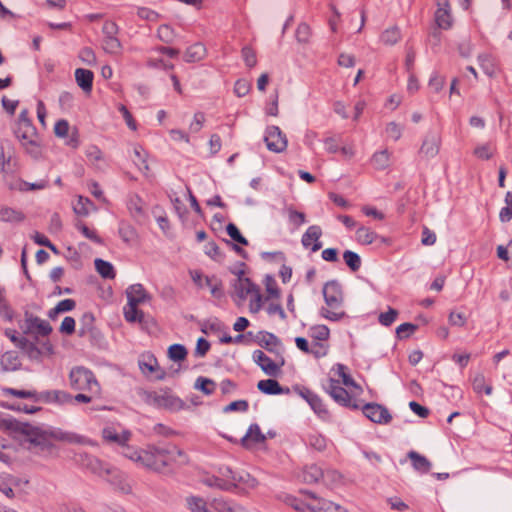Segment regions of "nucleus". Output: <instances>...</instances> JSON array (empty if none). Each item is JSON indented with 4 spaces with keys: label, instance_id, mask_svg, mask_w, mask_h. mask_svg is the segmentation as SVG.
I'll return each mask as SVG.
<instances>
[{
    "label": "nucleus",
    "instance_id": "1",
    "mask_svg": "<svg viewBox=\"0 0 512 512\" xmlns=\"http://www.w3.org/2000/svg\"><path fill=\"white\" fill-rule=\"evenodd\" d=\"M0 427L22 435L24 441L29 442L30 445L39 448L41 451L49 450L52 447L53 440L94 445L92 440L76 433L66 432L59 428L32 425L11 417L1 419Z\"/></svg>",
    "mask_w": 512,
    "mask_h": 512
},
{
    "label": "nucleus",
    "instance_id": "2",
    "mask_svg": "<svg viewBox=\"0 0 512 512\" xmlns=\"http://www.w3.org/2000/svg\"><path fill=\"white\" fill-rule=\"evenodd\" d=\"M122 455L138 466L158 473L188 462L186 453L174 445H148L143 449L126 447Z\"/></svg>",
    "mask_w": 512,
    "mask_h": 512
},
{
    "label": "nucleus",
    "instance_id": "3",
    "mask_svg": "<svg viewBox=\"0 0 512 512\" xmlns=\"http://www.w3.org/2000/svg\"><path fill=\"white\" fill-rule=\"evenodd\" d=\"M342 385L352 386V377L348 373L347 366L337 363L331 368L328 378L322 382V387L335 402L349 407L351 405V396Z\"/></svg>",
    "mask_w": 512,
    "mask_h": 512
},
{
    "label": "nucleus",
    "instance_id": "4",
    "mask_svg": "<svg viewBox=\"0 0 512 512\" xmlns=\"http://www.w3.org/2000/svg\"><path fill=\"white\" fill-rule=\"evenodd\" d=\"M284 502L299 512H348L347 509L331 501L318 498L313 493H307V500L287 495Z\"/></svg>",
    "mask_w": 512,
    "mask_h": 512
},
{
    "label": "nucleus",
    "instance_id": "5",
    "mask_svg": "<svg viewBox=\"0 0 512 512\" xmlns=\"http://www.w3.org/2000/svg\"><path fill=\"white\" fill-rule=\"evenodd\" d=\"M323 296L326 303L320 310L321 315L329 320L338 321L344 316L342 310L343 294L340 285L331 281L323 287Z\"/></svg>",
    "mask_w": 512,
    "mask_h": 512
},
{
    "label": "nucleus",
    "instance_id": "6",
    "mask_svg": "<svg viewBox=\"0 0 512 512\" xmlns=\"http://www.w3.org/2000/svg\"><path fill=\"white\" fill-rule=\"evenodd\" d=\"M69 382L74 390L88 391L96 396H99L101 393L100 384L95 375L91 370L83 366H76L71 369Z\"/></svg>",
    "mask_w": 512,
    "mask_h": 512
},
{
    "label": "nucleus",
    "instance_id": "7",
    "mask_svg": "<svg viewBox=\"0 0 512 512\" xmlns=\"http://www.w3.org/2000/svg\"><path fill=\"white\" fill-rule=\"evenodd\" d=\"M16 138L23 146L36 145L37 133L33 126L32 120L29 118V111L23 109L16 121L13 129Z\"/></svg>",
    "mask_w": 512,
    "mask_h": 512
},
{
    "label": "nucleus",
    "instance_id": "8",
    "mask_svg": "<svg viewBox=\"0 0 512 512\" xmlns=\"http://www.w3.org/2000/svg\"><path fill=\"white\" fill-rule=\"evenodd\" d=\"M234 294L238 298L237 304L243 303L249 296L253 297L257 302L256 310L261 307V294L257 285H255L249 278L243 276L240 272L238 278L233 284Z\"/></svg>",
    "mask_w": 512,
    "mask_h": 512
},
{
    "label": "nucleus",
    "instance_id": "9",
    "mask_svg": "<svg viewBox=\"0 0 512 512\" xmlns=\"http://www.w3.org/2000/svg\"><path fill=\"white\" fill-rule=\"evenodd\" d=\"M138 365L142 374L151 380L159 381L166 377L165 370L160 367L156 357L151 353L142 354Z\"/></svg>",
    "mask_w": 512,
    "mask_h": 512
},
{
    "label": "nucleus",
    "instance_id": "10",
    "mask_svg": "<svg viewBox=\"0 0 512 512\" xmlns=\"http://www.w3.org/2000/svg\"><path fill=\"white\" fill-rule=\"evenodd\" d=\"M76 461L83 468L89 470L91 473L96 474L100 477H105L108 476L109 474L114 473L113 467L87 453H79L78 455H76Z\"/></svg>",
    "mask_w": 512,
    "mask_h": 512
},
{
    "label": "nucleus",
    "instance_id": "11",
    "mask_svg": "<svg viewBox=\"0 0 512 512\" xmlns=\"http://www.w3.org/2000/svg\"><path fill=\"white\" fill-rule=\"evenodd\" d=\"M102 437L105 441L115 443L122 447V452L126 447H130L128 442L131 440L132 433L130 430L123 428L120 425H109L103 428Z\"/></svg>",
    "mask_w": 512,
    "mask_h": 512
},
{
    "label": "nucleus",
    "instance_id": "12",
    "mask_svg": "<svg viewBox=\"0 0 512 512\" xmlns=\"http://www.w3.org/2000/svg\"><path fill=\"white\" fill-rule=\"evenodd\" d=\"M253 361L261 370L270 377H276L281 373V368L285 364L284 358L274 361L268 357L262 350H255L252 354Z\"/></svg>",
    "mask_w": 512,
    "mask_h": 512
},
{
    "label": "nucleus",
    "instance_id": "13",
    "mask_svg": "<svg viewBox=\"0 0 512 512\" xmlns=\"http://www.w3.org/2000/svg\"><path fill=\"white\" fill-rule=\"evenodd\" d=\"M264 141L267 148L275 153L283 152L287 147L286 136L278 126L267 127Z\"/></svg>",
    "mask_w": 512,
    "mask_h": 512
},
{
    "label": "nucleus",
    "instance_id": "14",
    "mask_svg": "<svg viewBox=\"0 0 512 512\" xmlns=\"http://www.w3.org/2000/svg\"><path fill=\"white\" fill-rule=\"evenodd\" d=\"M362 416L377 424H388L392 416L388 409L377 403H368L362 408Z\"/></svg>",
    "mask_w": 512,
    "mask_h": 512
},
{
    "label": "nucleus",
    "instance_id": "15",
    "mask_svg": "<svg viewBox=\"0 0 512 512\" xmlns=\"http://www.w3.org/2000/svg\"><path fill=\"white\" fill-rule=\"evenodd\" d=\"M437 10L435 22L439 29L448 30L452 27L453 19L449 0H436Z\"/></svg>",
    "mask_w": 512,
    "mask_h": 512
},
{
    "label": "nucleus",
    "instance_id": "16",
    "mask_svg": "<svg viewBox=\"0 0 512 512\" xmlns=\"http://www.w3.org/2000/svg\"><path fill=\"white\" fill-rule=\"evenodd\" d=\"M321 236V227L318 225H311L302 235L301 243L304 248H310L312 252H317L322 248V242L320 241Z\"/></svg>",
    "mask_w": 512,
    "mask_h": 512
},
{
    "label": "nucleus",
    "instance_id": "17",
    "mask_svg": "<svg viewBox=\"0 0 512 512\" xmlns=\"http://www.w3.org/2000/svg\"><path fill=\"white\" fill-rule=\"evenodd\" d=\"M52 327L50 324L33 315L26 314L25 317V333H35L40 336H47L51 333Z\"/></svg>",
    "mask_w": 512,
    "mask_h": 512
},
{
    "label": "nucleus",
    "instance_id": "18",
    "mask_svg": "<svg viewBox=\"0 0 512 512\" xmlns=\"http://www.w3.org/2000/svg\"><path fill=\"white\" fill-rule=\"evenodd\" d=\"M440 147V136L436 133L429 132L420 147V154L424 157L430 159L434 158L438 152Z\"/></svg>",
    "mask_w": 512,
    "mask_h": 512
},
{
    "label": "nucleus",
    "instance_id": "19",
    "mask_svg": "<svg viewBox=\"0 0 512 512\" xmlns=\"http://www.w3.org/2000/svg\"><path fill=\"white\" fill-rule=\"evenodd\" d=\"M153 402L159 407L171 410H180L184 407V402L169 392L155 393L153 395Z\"/></svg>",
    "mask_w": 512,
    "mask_h": 512
},
{
    "label": "nucleus",
    "instance_id": "20",
    "mask_svg": "<svg viewBox=\"0 0 512 512\" xmlns=\"http://www.w3.org/2000/svg\"><path fill=\"white\" fill-rule=\"evenodd\" d=\"M266 440V435H264L258 424H251L246 432V434L241 439V444L245 448H251L254 445L263 443Z\"/></svg>",
    "mask_w": 512,
    "mask_h": 512
},
{
    "label": "nucleus",
    "instance_id": "21",
    "mask_svg": "<svg viewBox=\"0 0 512 512\" xmlns=\"http://www.w3.org/2000/svg\"><path fill=\"white\" fill-rule=\"evenodd\" d=\"M94 74L91 70L77 68L75 70V80L77 85L86 93H90L93 87Z\"/></svg>",
    "mask_w": 512,
    "mask_h": 512
},
{
    "label": "nucleus",
    "instance_id": "22",
    "mask_svg": "<svg viewBox=\"0 0 512 512\" xmlns=\"http://www.w3.org/2000/svg\"><path fill=\"white\" fill-rule=\"evenodd\" d=\"M232 480L234 482L233 489L239 488L242 490H248L256 487L257 480L252 477L248 472L246 471H235L234 472V478L232 477Z\"/></svg>",
    "mask_w": 512,
    "mask_h": 512
},
{
    "label": "nucleus",
    "instance_id": "23",
    "mask_svg": "<svg viewBox=\"0 0 512 512\" xmlns=\"http://www.w3.org/2000/svg\"><path fill=\"white\" fill-rule=\"evenodd\" d=\"M206 54V47L202 43H195L186 49L184 61L188 63L198 62L204 59Z\"/></svg>",
    "mask_w": 512,
    "mask_h": 512
},
{
    "label": "nucleus",
    "instance_id": "24",
    "mask_svg": "<svg viewBox=\"0 0 512 512\" xmlns=\"http://www.w3.org/2000/svg\"><path fill=\"white\" fill-rule=\"evenodd\" d=\"M257 388L264 394L267 395H279L284 392H289V389L281 387L278 381L274 379L260 380L257 383Z\"/></svg>",
    "mask_w": 512,
    "mask_h": 512
},
{
    "label": "nucleus",
    "instance_id": "25",
    "mask_svg": "<svg viewBox=\"0 0 512 512\" xmlns=\"http://www.w3.org/2000/svg\"><path fill=\"white\" fill-rule=\"evenodd\" d=\"M126 296L129 303L141 304L148 298V294L145 291L143 285L133 284L126 290Z\"/></svg>",
    "mask_w": 512,
    "mask_h": 512
},
{
    "label": "nucleus",
    "instance_id": "26",
    "mask_svg": "<svg viewBox=\"0 0 512 512\" xmlns=\"http://www.w3.org/2000/svg\"><path fill=\"white\" fill-rule=\"evenodd\" d=\"M408 458L412 462L413 468L420 473H428L431 470V462L423 455L416 451H410Z\"/></svg>",
    "mask_w": 512,
    "mask_h": 512
},
{
    "label": "nucleus",
    "instance_id": "27",
    "mask_svg": "<svg viewBox=\"0 0 512 512\" xmlns=\"http://www.w3.org/2000/svg\"><path fill=\"white\" fill-rule=\"evenodd\" d=\"M213 512H244V509L232 501L223 498L212 499Z\"/></svg>",
    "mask_w": 512,
    "mask_h": 512
},
{
    "label": "nucleus",
    "instance_id": "28",
    "mask_svg": "<svg viewBox=\"0 0 512 512\" xmlns=\"http://www.w3.org/2000/svg\"><path fill=\"white\" fill-rule=\"evenodd\" d=\"M323 469L317 465L306 466L302 472L301 478L308 484L322 481Z\"/></svg>",
    "mask_w": 512,
    "mask_h": 512
},
{
    "label": "nucleus",
    "instance_id": "29",
    "mask_svg": "<svg viewBox=\"0 0 512 512\" xmlns=\"http://www.w3.org/2000/svg\"><path fill=\"white\" fill-rule=\"evenodd\" d=\"M25 218L24 214L9 206H0V221L2 222H21Z\"/></svg>",
    "mask_w": 512,
    "mask_h": 512
},
{
    "label": "nucleus",
    "instance_id": "30",
    "mask_svg": "<svg viewBox=\"0 0 512 512\" xmlns=\"http://www.w3.org/2000/svg\"><path fill=\"white\" fill-rule=\"evenodd\" d=\"M0 365L3 371H14L20 366V360L15 352L9 351L1 356Z\"/></svg>",
    "mask_w": 512,
    "mask_h": 512
},
{
    "label": "nucleus",
    "instance_id": "31",
    "mask_svg": "<svg viewBox=\"0 0 512 512\" xmlns=\"http://www.w3.org/2000/svg\"><path fill=\"white\" fill-rule=\"evenodd\" d=\"M114 473L109 474L108 476H105L104 478L109 481L111 484H113L117 489H119L123 493H130L131 487L130 485L125 481L123 475L113 468Z\"/></svg>",
    "mask_w": 512,
    "mask_h": 512
},
{
    "label": "nucleus",
    "instance_id": "32",
    "mask_svg": "<svg viewBox=\"0 0 512 512\" xmlns=\"http://www.w3.org/2000/svg\"><path fill=\"white\" fill-rule=\"evenodd\" d=\"M97 207L87 197L79 196L77 203L74 205V212L80 216H87L91 212L96 211Z\"/></svg>",
    "mask_w": 512,
    "mask_h": 512
},
{
    "label": "nucleus",
    "instance_id": "33",
    "mask_svg": "<svg viewBox=\"0 0 512 512\" xmlns=\"http://www.w3.org/2000/svg\"><path fill=\"white\" fill-rule=\"evenodd\" d=\"M119 236L127 244H133L137 240L136 229L127 222H121L119 224Z\"/></svg>",
    "mask_w": 512,
    "mask_h": 512
},
{
    "label": "nucleus",
    "instance_id": "34",
    "mask_svg": "<svg viewBox=\"0 0 512 512\" xmlns=\"http://www.w3.org/2000/svg\"><path fill=\"white\" fill-rule=\"evenodd\" d=\"M311 408L314 410L315 413L318 415H326L327 409L322 401V399L316 395L315 393L311 391H306L305 394H303Z\"/></svg>",
    "mask_w": 512,
    "mask_h": 512
},
{
    "label": "nucleus",
    "instance_id": "35",
    "mask_svg": "<svg viewBox=\"0 0 512 512\" xmlns=\"http://www.w3.org/2000/svg\"><path fill=\"white\" fill-rule=\"evenodd\" d=\"M96 271L105 279H114L116 276L113 265L103 259L97 258L94 261Z\"/></svg>",
    "mask_w": 512,
    "mask_h": 512
},
{
    "label": "nucleus",
    "instance_id": "36",
    "mask_svg": "<svg viewBox=\"0 0 512 512\" xmlns=\"http://www.w3.org/2000/svg\"><path fill=\"white\" fill-rule=\"evenodd\" d=\"M479 65L484 73L490 77H493L497 73V66L495 59L489 54H481L478 56Z\"/></svg>",
    "mask_w": 512,
    "mask_h": 512
},
{
    "label": "nucleus",
    "instance_id": "37",
    "mask_svg": "<svg viewBox=\"0 0 512 512\" xmlns=\"http://www.w3.org/2000/svg\"><path fill=\"white\" fill-rule=\"evenodd\" d=\"M371 163L375 169L383 170L390 165V152L387 149L374 153Z\"/></svg>",
    "mask_w": 512,
    "mask_h": 512
},
{
    "label": "nucleus",
    "instance_id": "38",
    "mask_svg": "<svg viewBox=\"0 0 512 512\" xmlns=\"http://www.w3.org/2000/svg\"><path fill=\"white\" fill-rule=\"evenodd\" d=\"M138 304L129 303L124 307V317L127 322H142L144 314L137 308Z\"/></svg>",
    "mask_w": 512,
    "mask_h": 512
},
{
    "label": "nucleus",
    "instance_id": "39",
    "mask_svg": "<svg viewBox=\"0 0 512 512\" xmlns=\"http://www.w3.org/2000/svg\"><path fill=\"white\" fill-rule=\"evenodd\" d=\"M216 472L219 475V479L227 483L226 488H224V491L233 490L234 482L232 480V477L234 478L235 470H233L229 466H219Z\"/></svg>",
    "mask_w": 512,
    "mask_h": 512
},
{
    "label": "nucleus",
    "instance_id": "40",
    "mask_svg": "<svg viewBox=\"0 0 512 512\" xmlns=\"http://www.w3.org/2000/svg\"><path fill=\"white\" fill-rule=\"evenodd\" d=\"M201 483L207 487L223 490L226 488L227 483L219 479L217 472L215 474H205L201 478Z\"/></svg>",
    "mask_w": 512,
    "mask_h": 512
},
{
    "label": "nucleus",
    "instance_id": "41",
    "mask_svg": "<svg viewBox=\"0 0 512 512\" xmlns=\"http://www.w3.org/2000/svg\"><path fill=\"white\" fill-rule=\"evenodd\" d=\"M157 37L162 42L166 44H171L176 38V32L171 26L167 24H162L157 29Z\"/></svg>",
    "mask_w": 512,
    "mask_h": 512
},
{
    "label": "nucleus",
    "instance_id": "42",
    "mask_svg": "<svg viewBox=\"0 0 512 512\" xmlns=\"http://www.w3.org/2000/svg\"><path fill=\"white\" fill-rule=\"evenodd\" d=\"M306 442L311 448L317 451H323L327 446L326 438L317 432L310 433L307 436Z\"/></svg>",
    "mask_w": 512,
    "mask_h": 512
},
{
    "label": "nucleus",
    "instance_id": "43",
    "mask_svg": "<svg viewBox=\"0 0 512 512\" xmlns=\"http://www.w3.org/2000/svg\"><path fill=\"white\" fill-rule=\"evenodd\" d=\"M187 354V349L182 344H173L168 348V357L175 362L185 360Z\"/></svg>",
    "mask_w": 512,
    "mask_h": 512
},
{
    "label": "nucleus",
    "instance_id": "44",
    "mask_svg": "<svg viewBox=\"0 0 512 512\" xmlns=\"http://www.w3.org/2000/svg\"><path fill=\"white\" fill-rule=\"evenodd\" d=\"M133 152H134L133 161H134L135 165L139 168V170L141 172L146 174L149 171V166L147 164L145 151L140 146H137L134 148Z\"/></svg>",
    "mask_w": 512,
    "mask_h": 512
},
{
    "label": "nucleus",
    "instance_id": "45",
    "mask_svg": "<svg viewBox=\"0 0 512 512\" xmlns=\"http://www.w3.org/2000/svg\"><path fill=\"white\" fill-rule=\"evenodd\" d=\"M194 387L202 391L205 395H211L215 391L216 383L209 378L200 376L196 379Z\"/></svg>",
    "mask_w": 512,
    "mask_h": 512
},
{
    "label": "nucleus",
    "instance_id": "46",
    "mask_svg": "<svg viewBox=\"0 0 512 512\" xmlns=\"http://www.w3.org/2000/svg\"><path fill=\"white\" fill-rule=\"evenodd\" d=\"M401 38V32L398 27H391L386 29L381 34V41L387 45H393L397 43Z\"/></svg>",
    "mask_w": 512,
    "mask_h": 512
},
{
    "label": "nucleus",
    "instance_id": "47",
    "mask_svg": "<svg viewBox=\"0 0 512 512\" xmlns=\"http://www.w3.org/2000/svg\"><path fill=\"white\" fill-rule=\"evenodd\" d=\"M377 237V234L366 227H359L356 231V238L360 244H371Z\"/></svg>",
    "mask_w": 512,
    "mask_h": 512
},
{
    "label": "nucleus",
    "instance_id": "48",
    "mask_svg": "<svg viewBox=\"0 0 512 512\" xmlns=\"http://www.w3.org/2000/svg\"><path fill=\"white\" fill-rule=\"evenodd\" d=\"M473 389L477 393H481L482 391L486 395L492 394V386L486 383L485 376L483 374H477L473 379Z\"/></svg>",
    "mask_w": 512,
    "mask_h": 512
},
{
    "label": "nucleus",
    "instance_id": "49",
    "mask_svg": "<svg viewBox=\"0 0 512 512\" xmlns=\"http://www.w3.org/2000/svg\"><path fill=\"white\" fill-rule=\"evenodd\" d=\"M309 336L314 342H323L329 337V329L325 325H316L309 329Z\"/></svg>",
    "mask_w": 512,
    "mask_h": 512
},
{
    "label": "nucleus",
    "instance_id": "50",
    "mask_svg": "<svg viewBox=\"0 0 512 512\" xmlns=\"http://www.w3.org/2000/svg\"><path fill=\"white\" fill-rule=\"evenodd\" d=\"M102 46L109 54H118L122 49V44L117 37H104Z\"/></svg>",
    "mask_w": 512,
    "mask_h": 512
},
{
    "label": "nucleus",
    "instance_id": "51",
    "mask_svg": "<svg viewBox=\"0 0 512 512\" xmlns=\"http://www.w3.org/2000/svg\"><path fill=\"white\" fill-rule=\"evenodd\" d=\"M398 315L399 312L396 309L389 307L386 312L379 314L378 321L382 326L389 327L395 322Z\"/></svg>",
    "mask_w": 512,
    "mask_h": 512
},
{
    "label": "nucleus",
    "instance_id": "52",
    "mask_svg": "<svg viewBox=\"0 0 512 512\" xmlns=\"http://www.w3.org/2000/svg\"><path fill=\"white\" fill-rule=\"evenodd\" d=\"M322 482L328 487H334L341 482V475L336 470H323Z\"/></svg>",
    "mask_w": 512,
    "mask_h": 512
},
{
    "label": "nucleus",
    "instance_id": "53",
    "mask_svg": "<svg viewBox=\"0 0 512 512\" xmlns=\"http://www.w3.org/2000/svg\"><path fill=\"white\" fill-rule=\"evenodd\" d=\"M76 227L87 239L91 240L96 244H102V239L98 236L96 230L90 229L82 222L77 223Z\"/></svg>",
    "mask_w": 512,
    "mask_h": 512
},
{
    "label": "nucleus",
    "instance_id": "54",
    "mask_svg": "<svg viewBox=\"0 0 512 512\" xmlns=\"http://www.w3.org/2000/svg\"><path fill=\"white\" fill-rule=\"evenodd\" d=\"M187 507L191 512H200L208 503L204 498L199 496H190L186 499Z\"/></svg>",
    "mask_w": 512,
    "mask_h": 512
},
{
    "label": "nucleus",
    "instance_id": "55",
    "mask_svg": "<svg viewBox=\"0 0 512 512\" xmlns=\"http://www.w3.org/2000/svg\"><path fill=\"white\" fill-rule=\"evenodd\" d=\"M13 310L10 307L6 297L3 295V292H0V316L7 321H11L13 319Z\"/></svg>",
    "mask_w": 512,
    "mask_h": 512
},
{
    "label": "nucleus",
    "instance_id": "56",
    "mask_svg": "<svg viewBox=\"0 0 512 512\" xmlns=\"http://www.w3.org/2000/svg\"><path fill=\"white\" fill-rule=\"evenodd\" d=\"M249 408V404L246 400H237L233 401L230 404L226 405L223 408L224 413L230 412H247Z\"/></svg>",
    "mask_w": 512,
    "mask_h": 512
},
{
    "label": "nucleus",
    "instance_id": "57",
    "mask_svg": "<svg viewBox=\"0 0 512 512\" xmlns=\"http://www.w3.org/2000/svg\"><path fill=\"white\" fill-rule=\"evenodd\" d=\"M403 127L395 122L387 124L385 132L388 138L397 141L401 138Z\"/></svg>",
    "mask_w": 512,
    "mask_h": 512
},
{
    "label": "nucleus",
    "instance_id": "58",
    "mask_svg": "<svg viewBox=\"0 0 512 512\" xmlns=\"http://www.w3.org/2000/svg\"><path fill=\"white\" fill-rule=\"evenodd\" d=\"M227 234L236 242L242 245H248V240L242 236L237 226L233 223H229L226 227Z\"/></svg>",
    "mask_w": 512,
    "mask_h": 512
},
{
    "label": "nucleus",
    "instance_id": "59",
    "mask_svg": "<svg viewBox=\"0 0 512 512\" xmlns=\"http://www.w3.org/2000/svg\"><path fill=\"white\" fill-rule=\"evenodd\" d=\"M241 54L247 67L252 68L257 64L256 53L251 47H243Z\"/></svg>",
    "mask_w": 512,
    "mask_h": 512
},
{
    "label": "nucleus",
    "instance_id": "60",
    "mask_svg": "<svg viewBox=\"0 0 512 512\" xmlns=\"http://www.w3.org/2000/svg\"><path fill=\"white\" fill-rule=\"evenodd\" d=\"M417 325L412 323H403L396 329V335L399 339L408 338L412 333L417 330Z\"/></svg>",
    "mask_w": 512,
    "mask_h": 512
},
{
    "label": "nucleus",
    "instance_id": "61",
    "mask_svg": "<svg viewBox=\"0 0 512 512\" xmlns=\"http://www.w3.org/2000/svg\"><path fill=\"white\" fill-rule=\"evenodd\" d=\"M190 276H191L193 282L195 283V285H197L199 288L211 286L212 280L207 276L204 277L202 275V273L198 270L190 271Z\"/></svg>",
    "mask_w": 512,
    "mask_h": 512
},
{
    "label": "nucleus",
    "instance_id": "62",
    "mask_svg": "<svg viewBox=\"0 0 512 512\" xmlns=\"http://www.w3.org/2000/svg\"><path fill=\"white\" fill-rule=\"evenodd\" d=\"M137 15L141 19L147 20L150 22H156L160 17V15L156 11H154L150 8H147V7H139L137 9Z\"/></svg>",
    "mask_w": 512,
    "mask_h": 512
},
{
    "label": "nucleus",
    "instance_id": "63",
    "mask_svg": "<svg viewBox=\"0 0 512 512\" xmlns=\"http://www.w3.org/2000/svg\"><path fill=\"white\" fill-rule=\"evenodd\" d=\"M204 252L207 256H209L213 260H221L222 253L220 248L215 242H208L204 247Z\"/></svg>",
    "mask_w": 512,
    "mask_h": 512
},
{
    "label": "nucleus",
    "instance_id": "64",
    "mask_svg": "<svg viewBox=\"0 0 512 512\" xmlns=\"http://www.w3.org/2000/svg\"><path fill=\"white\" fill-rule=\"evenodd\" d=\"M73 101V94L68 91L62 92L59 96V106L62 110H70L73 106Z\"/></svg>",
    "mask_w": 512,
    "mask_h": 512
}]
</instances>
